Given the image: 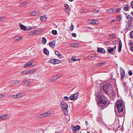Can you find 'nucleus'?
Here are the masks:
<instances>
[{
    "mask_svg": "<svg viewBox=\"0 0 133 133\" xmlns=\"http://www.w3.org/2000/svg\"><path fill=\"white\" fill-rule=\"evenodd\" d=\"M97 98L99 99V101L97 103L98 105L102 107L106 104L107 101L105 98L104 96H103L98 95L97 97Z\"/></svg>",
    "mask_w": 133,
    "mask_h": 133,
    "instance_id": "1",
    "label": "nucleus"
},
{
    "mask_svg": "<svg viewBox=\"0 0 133 133\" xmlns=\"http://www.w3.org/2000/svg\"><path fill=\"white\" fill-rule=\"evenodd\" d=\"M61 107L64 114L66 115H67L68 114L67 109L68 108L67 104L64 101L62 102L61 103Z\"/></svg>",
    "mask_w": 133,
    "mask_h": 133,
    "instance_id": "2",
    "label": "nucleus"
},
{
    "mask_svg": "<svg viewBox=\"0 0 133 133\" xmlns=\"http://www.w3.org/2000/svg\"><path fill=\"white\" fill-rule=\"evenodd\" d=\"M116 107L118 110V112L120 113L122 112L123 109L122 102L121 101H118L117 103Z\"/></svg>",
    "mask_w": 133,
    "mask_h": 133,
    "instance_id": "3",
    "label": "nucleus"
},
{
    "mask_svg": "<svg viewBox=\"0 0 133 133\" xmlns=\"http://www.w3.org/2000/svg\"><path fill=\"white\" fill-rule=\"evenodd\" d=\"M110 87V84L109 83H107L104 85L103 89L106 94L108 93Z\"/></svg>",
    "mask_w": 133,
    "mask_h": 133,
    "instance_id": "4",
    "label": "nucleus"
},
{
    "mask_svg": "<svg viewBox=\"0 0 133 133\" xmlns=\"http://www.w3.org/2000/svg\"><path fill=\"white\" fill-rule=\"evenodd\" d=\"M79 94V92H77L71 95L70 96V99L71 100H76L78 98Z\"/></svg>",
    "mask_w": 133,
    "mask_h": 133,
    "instance_id": "5",
    "label": "nucleus"
},
{
    "mask_svg": "<svg viewBox=\"0 0 133 133\" xmlns=\"http://www.w3.org/2000/svg\"><path fill=\"white\" fill-rule=\"evenodd\" d=\"M36 64V62L34 61L30 62H27L25 64L24 66V68H26L27 66H33Z\"/></svg>",
    "mask_w": 133,
    "mask_h": 133,
    "instance_id": "6",
    "label": "nucleus"
},
{
    "mask_svg": "<svg viewBox=\"0 0 133 133\" xmlns=\"http://www.w3.org/2000/svg\"><path fill=\"white\" fill-rule=\"evenodd\" d=\"M51 114L49 112H47L38 115L37 117L39 118H42L45 117L49 116Z\"/></svg>",
    "mask_w": 133,
    "mask_h": 133,
    "instance_id": "7",
    "label": "nucleus"
},
{
    "mask_svg": "<svg viewBox=\"0 0 133 133\" xmlns=\"http://www.w3.org/2000/svg\"><path fill=\"white\" fill-rule=\"evenodd\" d=\"M22 39V37L21 36H15L14 37V40L15 41H19Z\"/></svg>",
    "mask_w": 133,
    "mask_h": 133,
    "instance_id": "8",
    "label": "nucleus"
},
{
    "mask_svg": "<svg viewBox=\"0 0 133 133\" xmlns=\"http://www.w3.org/2000/svg\"><path fill=\"white\" fill-rule=\"evenodd\" d=\"M126 18L128 20V26L129 25V23L131 21V20L132 18H131V16L130 15H128L126 16Z\"/></svg>",
    "mask_w": 133,
    "mask_h": 133,
    "instance_id": "9",
    "label": "nucleus"
},
{
    "mask_svg": "<svg viewBox=\"0 0 133 133\" xmlns=\"http://www.w3.org/2000/svg\"><path fill=\"white\" fill-rule=\"evenodd\" d=\"M80 127L79 125H76L72 127V129L75 131H76L79 130L80 128Z\"/></svg>",
    "mask_w": 133,
    "mask_h": 133,
    "instance_id": "10",
    "label": "nucleus"
},
{
    "mask_svg": "<svg viewBox=\"0 0 133 133\" xmlns=\"http://www.w3.org/2000/svg\"><path fill=\"white\" fill-rule=\"evenodd\" d=\"M37 35V34L35 32L34 30L32 31L29 32L28 35L29 36H32L35 35Z\"/></svg>",
    "mask_w": 133,
    "mask_h": 133,
    "instance_id": "11",
    "label": "nucleus"
},
{
    "mask_svg": "<svg viewBox=\"0 0 133 133\" xmlns=\"http://www.w3.org/2000/svg\"><path fill=\"white\" fill-rule=\"evenodd\" d=\"M40 12L37 11H33L30 12V14L32 15H36L39 14Z\"/></svg>",
    "mask_w": 133,
    "mask_h": 133,
    "instance_id": "12",
    "label": "nucleus"
},
{
    "mask_svg": "<svg viewBox=\"0 0 133 133\" xmlns=\"http://www.w3.org/2000/svg\"><path fill=\"white\" fill-rule=\"evenodd\" d=\"M55 54L59 58H62L63 56L61 55L59 51H55Z\"/></svg>",
    "mask_w": 133,
    "mask_h": 133,
    "instance_id": "13",
    "label": "nucleus"
},
{
    "mask_svg": "<svg viewBox=\"0 0 133 133\" xmlns=\"http://www.w3.org/2000/svg\"><path fill=\"white\" fill-rule=\"evenodd\" d=\"M97 51L98 52L102 53H104L105 52V50L104 49L100 48H98Z\"/></svg>",
    "mask_w": 133,
    "mask_h": 133,
    "instance_id": "14",
    "label": "nucleus"
},
{
    "mask_svg": "<svg viewBox=\"0 0 133 133\" xmlns=\"http://www.w3.org/2000/svg\"><path fill=\"white\" fill-rule=\"evenodd\" d=\"M122 43L121 41H119L118 45V51L120 52L121 51L122 47Z\"/></svg>",
    "mask_w": 133,
    "mask_h": 133,
    "instance_id": "15",
    "label": "nucleus"
},
{
    "mask_svg": "<svg viewBox=\"0 0 133 133\" xmlns=\"http://www.w3.org/2000/svg\"><path fill=\"white\" fill-rule=\"evenodd\" d=\"M40 18L41 21L42 22L44 21L45 20H46L47 18L45 15L41 16L40 17Z\"/></svg>",
    "mask_w": 133,
    "mask_h": 133,
    "instance_id": "16",
    "label": "nucleus"
},
{
    "mask_svg": "<svg viewBox=\"0 0 133 133\" xmlns=\"http://www.w3.org/2000/svg\"><path fill=\"white\" fill-rule=\"evenodd\" d=\"M89 22L91 23L97 24H98V22L96 20H90L89 21Z\"/></svg>",
    "mask_w": 133,
    "mask_h": 133,
    "instance_id": "17",
    "label": "nucleus"
},
{
    "mask_svg": "<svg viewBox=\"0 0 133 133\" xmlns=\"http://www.w3.org/2000/svg\"><path fill=\"white\" fill-rule=\"evenodd\" d=\"M129 45L130 46V50L133 51V43L131 41H130Z\"/></svg>",
    "mask_w": 133,
    "mask_h": 133,
    "instance_id": "18",
    "label": "nucleus"
},
{
    "mask_svg": "<svg viewBox=\"0 0 133 133\" xmlns=\"http://www.w3.org/2000/svg\"><path fill=\"white\" fill-rule=\"evenodd\" d=\"M117 36L116 34H113L110 35V37L109 38V39H111L115 38Z\"/></svg>",
    "mask_w": 133,
    "mask_h": 133,
    "instance_id": "19",
    "label": "nucleus"
},
{
    "mask_svg": "<svg viewBox=\"0 0 133 133\" xmlns=\"http://www.w3.org/2000/svg\"><path fill=\"white\" fill-rule=\"evenodd\" d=\"M50 62L53 64H56L57 63V61L55 59H51L50 60Z\"/></svg>",
    "mask_w": 133,
    "mask_h": 133,
    "instance_id": "20",
    "label": "nucleus"
},
{
    "mask_svg": "<svg viewBox=\"0 0 133 133\" xmlns=\"http://www.w3.org/2000/svg\"><path fill=\"white\" fill-rule=\"evenodd\" d=\"M28 71L29 74H31L37 71V70L36 69H32L29 70H28Z\"/></svg>",
    "mask_w": 133,
    "mask_h": 133,
    "instance_id": "21",
    "label": "nucleus"
},
{
    "mask_svg": "<svg viewBox=\"0 0 133 133\" xmlns=\"http://www.w3.org/2000/svg\"><path fill=\"white\" fill-rule=\"evenodd\" d=\"M129 7V5L128 4H126L124 6V9L126 11H128Z\"/></svg>",
    "mask_w": 133,
    "mask_h": 133,
    "instance_id": "22",
    "label": "nucleus"
},
{
    "mask_svg": "<svg viewBox=\"0 0 133 133\" xmlns=\"http://www.w3.org/2000/svg\"><path fill=\"white\" fill-rule=\"evenodd\" d=\"M55 43V42L54 41H51L49 43V46H50L53 47H54Z\"/></svg>",
    "mask_w": 133,
    "mask_h": 133,
    "instance_id": "23",
    "label": "nucleus"
},
{
    "mask_svg": "<svg viewBox=\"0 0 133 133\" xmlns=\"http://www.w3.org/2000/svg\"><path fill=\"white\" fill-rule=\"evenodd\" d=\"M30 81L29 79H27L23 83V84L27 86L29 85Z\"/></svg>",
    "mask_w": 133,
    "mask_h": 133,
    "instance_id": "24",
    "label": "nucleus"
},
{
    "mask_svg": "<svg viewBox=\"0 0 133 133\" xmlns=\"http://www.w3.org/2000/svg\"><path fill=\"white\" fill-rule=\"evenodd\" d=\"M121 74V76H124L125 75V71L122 68L120 69Z\"/></svg>",
    "mask_w": 133,
    "mask_h": 133,
    "instance_id": "25",
    "label": "nucleus"
},
{
    "mask_svg": "<svg viewBox=\"0 0 133 133\" xmlns=\"http://www.w3.org/2000/svg\"><path fill=\"white\" fill-rule=\"evenodd\" d=\"M108 11L109 13L112 14L114 13V8L110 9L108 10Z\"/></svg>",
    "mask_w": 133,
    "mask_h": 133,
    "instance_id": "26",
    "label": "nucleus"
},
{
    "mask_svg": "<svg viewBox=\"0 0 133 133\" xmlns=\"http://www.w3.org/2000/svg\"><path fill=\"white\" fill-rule=\"evenodd\" d=\"M70 46L72 47H78V45L77 43H73L70 44Z\"/></svg>",
    "mask_w": 133,
    "mask_h": 133,
    "instance_id": "27",
    "label": "nucleus"
},
{
    "mask_svg": "<svg viewBox=\"0 0 133 133\" xmlns=\"http://www.w3.org/2000/svg\"><path fill=\"white\" fill-rule=\"evenodd\" d=\"M79 60H80L79 59H76L75 58V57H72V58H71L70 60V62H72L73 61H78Z\"/></svg>",
    "mask_w": 133,
    "mask_h": 133,
    "instance_id": "28",
    "label": "nucleus"
},
{
    "mask_svg": "<svg viewBox=\"0 0 133 133\" xmlns=\"http://www.w3.org/2000/svg\"><path fill=\"white\" fill-rule=\"evenodd\" d=\"M16 95L17 97V98H19L22 97L23 96H22V94L21 93H19Z\"/></svg>",
    "mask_w": 133,
    "mask_h": 133,
    "instance_id": "29",
    "label": "nucleus"
},
{
    "mask_svg": "<svg viewBox=\"0 0 133 133\" xmlns=\"http://www.w3.org/2000/svg\"><path fill=\"white\" fill-rule=\"evenodd\" d=\"M9 97L11 98H17L16 95H11L9 96Z\"/></svg>",
    "mask_w": 133,
    "mask_h": 133,
    "instance_id": "30",
    "label": "nucleus"
},
{
    "mask_svg": "<svg viewBox=\"0 0 133 133\" xmlns=\"http://www.w3.org/2000/svg\"><path fill=\"white\" fill-rule=\"evenodd\" d=\"M44 53L46 55L48 54L49 53L48 50L46 48L44 49Z\"/></svg>",
    "mask_w": 133,
    "mask_h": 133,
    "instance_id": "31",
    "label": "nucleus"
},
{
    "mask_svg": "<svg viewBox=\"0 0 133 133\" xmlns=\"http://www.w3.org/2000/svg\"><path fill=\"white\" fill-rule=\"evenodd\" d=\"M46 39L44 37H43L42 38V42L44 44H45L46 42Z\"/></svg>",
    "mask_w": 133,
    "mask_h": 133,
    "instance_id": "32",
    "label": "nucleus"
},
{
    "mask_svg": "<svg viewBox=\"0 0 133 133\" xmlns=\"http://www.w3.org/2000/svg\"><path fill=\"white\" fill-rule=\"evenodd\" d=\"M20 28L21 29L23 30H24L26 29V27L25 26L23 25H20Z\"/></svg>",
    "mask_w": 133,
    "mask_h": 133,
    "instance_id": "33",
    "label": "nucleus"
},
{
    "mask_svg": "<svg viewBox=\"0 0 133 133\" xmlns=\"http://www.w3.org/2000/svg\"><path fill=\"white\" fill-rule=\"evenodd\" d=\"M114 12L117 13L118 12H119L121 10V9L120 8H117V9H115L114 8Z\"/></svg>",
    "mask_w": 133,
    "mask_h": 133,
    "instance_id": "34",
    "label": "nucleus"
},
{
    "mask_svg": "<svg viewBox=\"0 0 133 133\" xmlns=\"http://www.w3.org/2000/svg\"><path fill=\"white\" fill-rule=\"evenodd\" d=\"M2 115V116L4 117H3L4 119L5 118H6L7 117H9L10 116V115L9 114H6L5 115Z\"/></svg>",
    "mask_w": 133,
    "mask_h": 133,
    "instance_id": "35",
    "label": "nucleus"
},
{
    "mask_svg": "<svg viewBox=\"0 0 133 133\" xmlns=\"http://www.w3.org/2000/svg\"><path fill=\"white\" fill-rule=\"evenodd\" d=\"M114 49V48H111L108 49V51L109 53H110L113 51Z\"/></svg>",
    "mask_w": 133,
    "mask_h": 133,
    "instance_id": "36",
    "label": "nucleus"
},
{
    "mask_svg": "<svg viewBox=\"0 0 133 133\" xmlns=\"http://www.w3.org/2000/svg\"><path fill=\"white\" fill-rule=\"evenodd\" d=\"M22 74H29L28 71H24L21 73Z\"/></svg>",
    "mask_w": 133,
    "mask_h": 133,
    "instance_id": "37",
    "label": "nucleus"
},
{
    "mask_svg": "<svg viewBox=\"0 0 133 133\" xmlns=\"http://www.w3.org/2000/svg\"><path fill=\"white\" fill-rule=\"evenodd\" d=\"M28 4V2L26 1L24 2L23 3H20L19 4L20 5H22L23 4V6L26 5Z\"/></svg>",
    "mask_w": 133,
    "mask_h": 133,
    "instance_id": "38",
    "label": "nucleus"
},
{
    "mask_svg": "<svg viewBox=\"0 0 133 133\" xmlns=\"http://www.w3.org/2000/svg\"><path fill=\"white\" fill-rule=\"evenodd\" d=\"M5 18L4 16H1L0 17V21H3L5 20Z\"/></svg>",
    "mask_w": 133,
    "mask_h": 133,
    "instance_id": "39",
    "label": "nucleus"
},
{
    "mask_svg": "<svg viewBox=\"0 0 133 133\" xmlns=\"http://www.w3.org/2000/svg\"><path fill=\"white\" fill-rule=\"evenodd\" d=\"M62 76L63 75L61 74L57 75L56 76V77H57L56 78V79H57L58 78H59V77H62Z\"/></svg>",
    "mask_w": 133,
    "mask_h": 133,
    "instance_id": "40",
    "label": "nucleus"
},
{
    "mask_svg": "<svg viewBox=\"0 0 133 133\" xmlns=\"http://www.w3.org/2000/svg\"><path fill=\"white\" fill-rule=\"evenodd\" d=\"M19 81L18 80H16L13 81V82H12V83L13 84H17L18 83H19Z\"/></svg>",
    "mask_w": 133,
    "mask_h": 133,
    "instance_id": "41",
    "label": "nucleus"
},
{
    "mask_svg": "<svg viewBox=\"0 0 133 133\" xmlns=\"http://www.w3.org/2000/svg\"><path fill=\"white\" fill-rule=\"evenodd\" d=\"M130 36L131 38H133V30L130 32Z\"/></svg>",
    "mask_w": 133,
    "mask_h": 133,
    "instance_id": "42",
    "label": "nucleus"
},
{
    "mask_svg": "<svg viewBox=\"0 0 133 133\" xmlns=\"http://www.w3.org/2000/svg\"><path fill=\"white\" fill-rule=\"evenodd\" d=\"M52 33L54 35H56L57 34V31L55 30H52Z\"/></svg>",
    "mask_w": 133,
    "mask_h": 133,
    "instance_id": "43",
    "label": "nucleus"
},
{
    "mask_svg": "<svg viewBox=\"0 0 133 133\" xmlns=\"http://www.w3.org/2000/svg\"><path fill=\"white\" fill-rule=\"evenodd\" d=\"M96 55H95L94 56H92L91 55H89L87 57V58L88 59H91L93 57H95V56H96Z\"/></svg>",
    "mask_w": 133,
    "mask_h": 133,
    "instance_id": "44",
    "label": "nucleus"
},
{
    "mask_svg": "<svg viewBox=\"0 0 133 133\" xmlns=\"http://www.w3.org/2000/svg\"><path fill=\"white\" fill-rule=\"evenodd\" d=\"M5 96V95L4 94H0V98H2Z\"/></svg>",
    "mask_w": 133,
    "mask_h": 133,
    "instance_id": "45",
    "label": "nucleus"
},
{
    "mask_svg": "<svg viewBox=\"0 0 133 133\" xmlns=\"http://www.w3.org/2000/svg\"><path fill=\"white\" fill-rule=\"evenodd\" d=\"M106 63L105 62H102L100 63L101 66H103L105 65V64Z\"/></svg>",
    "mask_w": 133,
    "mask_h": 133,
    "instance_id": "46",
    "label": "nucleus"
},
{
    "mask_svg": "<svg viewBox=\"0 0 133 133\" xmlns=\"http://www.w3.org/2000/svg\"><path fill=\"white\" fill-rule=\"evenodd\" d=\"M35 31V32L37 34V35L38 34L39 32L40 31L39 29H37L36 30H34Z\"/></svg>",
    "mask_w": 133,
    "mask_h": 133,
    "instance_id": "47",
    "label": "nucleus"
},
{
    "mask_svg": "<svg viewBox=\"0 0 133 133\" xmlns=\"http://www.w3.org/2000/svg\"><path fill=\"white\" fill-rule=\"evenodd\" d=\"M74 29V26L73 25H71L70 26V30L71 31H72L73 30V29Z\"/></svg>",
    "mask_w": 133,
    "mask_h": 133,
    "instance_id": "48",
    "label": "nucleus"
},
{
    "mask_svg": "<svg viewBox=\"0 0 133 133\" xmlns=\"http://www.w3.org/2000/svg\"><path fill=\"white\" fill-rule=\"evenodd\" d=\"M64 99L65 100H66L67 101L69 100L70 99V98H69L67 96H65V97H64Z\"/></svg>",
    "mask_w": 133,
    "mask_h": 133,
    "instance_id": "49",
    "label": "nucleus"
},
{
    "mask_svg": "<svg viewBox=\"0 0 133 133\" xmlns=\"http://www.w3.org/2000/svg\"><path fill=\"white\" fill-rule=\"evenodd\" d=\"M64 6L66 9H68L69 8V5L66 4H65Z\"/></svg>",
    "mask_w": 133,
    "mask_h": 133,
    "instance_id": "50",
    "label": "nucleus"
},
{
    "mask_svg": "<svg viewBox=\"0 0 133 133\" xmlns=\"http://www.w3.org/2000/svg\"><path fill=\"white\" fill-rule=\"evenodd\" d=\"M3 117H4L2 116V115L0 116V121H2L4 119Z\"/></svg>",
    "mask_w": 133,
    "mask_h": 133,
    "instance_id": "51",
    "label": "nucleus"
},
{
    "mask_svg": "<svg viewBox=\"0 0 133 133\" xmlns=\"http://www.w3.org/2000/svg\"><path fill=\"white\" fill-rule=\"evenodd\" d=\"M128 74L130 76H131L132 74V72L131 71H129Z\"/></svg>",
    "mask_w": 133,
    "mask_h": 133,
    "instance_id": "52",
    "label": "nucleus"
},
{
    "mask_svg": "<svg viewBox=\"0 0 133 133\" xmlns=\"http://www.w3.org/2000/svg\"><path fill=\"white\" fill-rule=\"evenodd\" d=\"M109 42L108 41L105 42H104V43L105 45H108Z\"/></svg>",
    "mask_w": 133,
    "mask_h": 133,
    "instance_id": "53",
    "label": "nucleus"
},
{
    "mask_svg": "<svg viewBox=\"0 0 133 133\" xmlns=\"http://www.w3.org/2000/svg\"><path fill=\"white\" fill-rule=\"evenodd\" d=\"M72 36L74 37H76V35L75 33H72Z\"/></svg>",
    "mask_w": 133,
    "mask_h": 133,
    "instance_id": "54",
    "label": "nucleus"
},
{
    "mask_svg": "<svg viewBox=\"0 0 133 133\" xmlns=\"http://www.w3.org/2000/svg\"><path fill=\"white\" fill-rule=\"evenodd\" d=\"M99 12L98 10H94L93 11V12L94 13H97Z\"/></svg>",
    "mask_w": 133,
    "mask_h": 133,
    "instance_id": "55",
    "label": "nucleus"
},
{
    "mask_svg": "<svg viewBox=\"0 0 133 133\" xmlns=\"http://www.w3.org/2000/svg\"><path fill=\"white\" fill-rule=\"evenodd\" d=\"M38 28L37 26H34L33 27V29H36Z\"/></svg>",
    "mask_w": 133,
    "mask_h": 133,
    "instance_id": "56",
    "label": "nucleus"
},
{
    "mask_svg": "<svg viewBox=\"0 0 133 133\" xmlns=\"http://www.w3.org/2000/svg\"><path fill=\"white\" fill-rule=\"evenodd\" d=\"M96 65L99 66H101L100 63H99L97 64Z\"/></svg>",
    "mask_w": 133,
    "mask_h": 133,
    "instance_id": "57",
    "label": "nucleus"
},
{
    "mask_svg": "<svg viewBox=\"0 0 133 133\" xmlns=\"http://www.w3.org/2000/svg\"><path fill=\"white\" fill-rule=\"evenodd\" d=\"M55 77V76H54V78H51V81H53L55 79H56V78H54Z\"/></svg>",
    "mask_w": 133,
    "mask_h": 133,
    "instance_id": "58",
    "label": "nucleus"
},
{
    "mask_svg": "<svg viewBox=\"0 0 133 133\" xmlns=\"http://www.w3.org/2000/svg\"><path fill=\"white\" fill-rule=\"evenodd\" d=\"M131 5L132 8H133V1L132 2V3H131Z\"/></svg>",
    "mask_w": 133,
    "mask_h": 133,
    "instance_id": "59",
    "label": "nucleus"
},
{
    "mask_svg": "<svg viewBox=\"0 0 133 133\" xmlns=\"http://www.w3.org/2000/svg\"><path fill=\"white\" fill-rule=\"evenodd\" d=\"M120 18V17H119L118 16H117V17L116 19L117 20H119V19Z\"/></svg>",
    "mask_w": 133,
    "mask_h": 133,
    "instance_id": "60",
    "label": "nucleus"
},
{
    "mask_svg": "<svg viewBox=\"0 0 133 133\" xmlns=\"http://www.w3.org/2000/svg\"><path fill=\"white\" fill-rule=\"evenodd\" d=\"M124 77V76H121V79L122 80L123 79Z\"/></svg>",
    "mask_w": 133,
    "mask_h": 133,
    "instance_id": "61",
    "label": "nucleus"
},
{
    "mask_svg": "<svg viewBox=\"0 0 133 133\" xmlns=\"http://www.w3.org/2000/svg\"><path fill=\"white\" fill-rule=\"evenodd\" d=\"M115 21V20H114V19H112L111 20V22H114Z\"/></svg>",
    "mask_w": 133,
    "mask_h": 133,
    "instance_id": "62",
    "label": "nucleus"
},
{
    "mask_svg": "<svg viewBox=\"0 0 133 133\" xmlns=\"http://www.w3.org/2000/svg\"><path fill=\"white\" fill-rule=\"evenodd\" d=\"M88 121H85V124H86V125H87V124H88Z\"/></svg>",
    "mask_w": 133,
    "mask_h": 133,
    "instance_id": "63",
    "label": "nucleus"
},
{
    "mask_svg": "<svg viewBox=\"0 0 133 133\" xmlns=\"http://www.w3.org/2000/svg\"><path fill=\"white\" fill-rule=\"evenodd\" d=\"M131 14L133 16V11L132 12H131Z\"/></svg>",
    "mask_w": 133,
    "mask_h": 133,
    "instance_id": "64",
    "label": "nucleus"
}]
</instances>
